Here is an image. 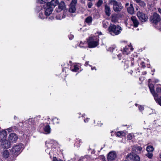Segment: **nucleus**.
<instances>
[{
  "mask_svg": "<svg viewBox=\"0 0 161 161\" xmlns=\"http://www.w3.org/2000/svg\"><path fill=\"white\" fill-rule=\"evenodd\" d=\"M122 30V28L119 25H116L112 24L110 25L108 28L109 33L113 36L119 34Z\"/></svg>",
  "mask_w": 161,
  "mask_h": 161,
  "instance_id": "obj_1",
  "label": "nucleus"
},
{
  "mask_svg": "<svg viewBox=\"0 0 161 161\" xmlns=\"http://www.w3.org/2000/svg\"><path fill=\"white\" fill-rule=\"evenodd\" d=\"M99 37L98 36H90L87 40V43L89 48L97 47L99 45Z\"/></svg>",
  "mask_w": 161,
  "mask_h": 161,
  "instance_id": "obj_2",
  "label": "nucleus"
},
{
  "mask_svg": "<svg viewBox=\"0 0 161 161\" xmlns=\"http://www.w3.org/2000/svg\"><path fill=\"white\" fill-rule=\"evenodd\" d=\"M108 2L109 4L113 6V9L115 12H119L123 8L122 4L115 0H109Z\"/></svg>",
  "mask_w": 161,
  "mask_h": 161,
  "instance_id": "obj_3",
  "label": "nucleus"
},
{
  "mask_svg": "<svg viewBox=\"0 0 161 161\" xmlns=\"http://www.w3.org/2000/svg\"><path fill=\"white\" fill-rule=\"evenodd\" d=\"M22 148V147L21 144L14 146L12 148L11 152L14 156H17L20 153Z\"/></svg>",
  "mask_w": 161,
  "mask_h": 161,
  "instance_id": "obj_4",
  "label": "nucleus"
},
{
  "mask_svg": "<svg viewBox=\"0 0 161 161\" xmlns=\"http://www.w3.org/2000/svg\"><path fill=\"white\" fill-rule=\"evenodd\" d=\"M50 5V3H47L43 6V7L45 9V15L46 16L50 15L53 10V7H51Z\"/></svg>",
  "mask_w": 161,
  "mask_h": 161,
  "instance_id": "obj_5",
  "label": "nucleus"
},
{
  "mask_svg": "<svg viewBox=\"0 0 161 161\" xmlns=\"http://www.w3.org/2000/svg\"><path fill=\"white\" fill-rule=\"evenodd\" d=\"M126 159L128 161H140V158L137 155L134 154L132 152L128 154Z\"/></svg>",
  "mask_w": 161,
  "mask_h": 161,
  "instance_id": "obj_6",
  "label": "nucleus"
},
{
  "mask_svg": "<svg viewBox=\"0 0 161 161\" xmlns=\"http://www.w3.org/2000/svg\"><path fill=\"white\" fill-rule=\"evenodd\" d=\"M161 20V18L159 15L156 13H154L153 15L151 16L150 20L151 22L156 24L159 22Z\"/></svg>",
  "mask_w": 161,
  "mask_h": 161,
  "instance_id": "obj_7",
  "label": "nucleus"
},
{
  "mask_svg": "<svg viewBox=\"0 0 161 161\" xmlns=\"http://www.w3.org/2000/svg\"><path fill=\"white\" fill-rule=\"evenodd\" d=\"M77 3V0H72L70 5L69 12L74 13L76 10V5Z\"/></svg>",
  "mask_w": 161,
  "mask_h": 161,
  "instance_id": "obj_8",
  "label": "nucleus"
},
{
  "mask_svg": "<svg viewBox=\"0 0 161 161\" xmlns=\"http://www.w3.org/2000/svg\"><path fill=\"white\" fill-rule=\"evenodd\" d=\"M137 14L138 18L142 22H144L147 21L148 19L147 16L143 13L139 11Z\"/></svg>",
  "mask_w": 161,
  "mask_h": 161,
  "instance_id": "obj_9",
  "label": "nucleus"
},
{
  "mask_svg": "<svg viewBox=\"0 0 161 161\" xmlns=\"http://www.w3.org/2000/svg\"><path fill=\"white\" fill-rule=\"evenodd\" d=\"M116 157V154L115 152H111L108 153V161H113Z\"/></svg>",
  "mask_w": 161,
  "mask_h": 161,
  "instance_id": "obj_10",
  "label": "nucleus"
},
{
  "mask_svg": "<svg viewBox=\"0 0 161 161\" xmlns=\"http://www.w3.org/2000/svg\"><path fill=\"white\" fill-rule=\"evenodd\" d=\"M1 142V145L3 148L5 149H8L11 147V144L10 142L7 140H6L5 139Z\"/></svg>",
  "mask_w": 161,
  "mask_h": 161,
  "instance_id": "obj_11",
  "label": "nucleus"
},
{
  "mask_svg": "<svg viewBox=\"0 0 161 161\" xmlns=\"http://www.w3.org/2000/svg\"><path fill=\"white\" fill-rule=\"evenodd\" d=\"M9 141L11 142H16L18 139V137L14 133L10 134L8 136Z\"/></svg>",
  "mask_w": 161,
  "mask_h": 161,
  "instance_id": "obj_12",
  "label": "nucleus"
},
{
  "mask_svg": "<svg viewBox=\"0 0 161 161\" xmlns=\"http://www.w3.org/2000/svg\"><path fill=\"white\" fill-rule=\"evenodd\" d=\"M65 8L66 5L64 2L62 1L59 4L58 8H56V10L57 12H59L65 9Z\"/></svg>",
  "mask_w": 161,
  "mask_h": 161,
  "instance_id": "obj_13",
  "label": "nucleus"
},
{
  "mask_svg": "<svg viewBox=\"0 0 161 161\" xmlns=\"http://www.w3.org/2000/svg\"><path fill=\"white\" fill-rule=\"evenodd\" d=\"M132 46L130 45L129 46H126L124 48L123 53L124 54H128L131 51L133 50V48L132 47Z\"/></svg>",
  "mask_w": 161,
  "mask_h": 161,
  "instance_id": "obj_14",
  "label": "nucleus"
},
{
  "mask_svg": "<svg viewBox=\"0 0 161 161\" xmlns=\"http://www.w3.org/2000/svg\"><path fill=\"white\" fill-rule=\"evenodd\" d=\"M7 137V132L5 130L0 132V141L5 140Z\"/></svg>",
  "mask_w": 161,
  "mask_h": 161,
  "instance_id": "obj_15",
  "label": "nucleus"
},
{
  "mask_svg": "<svg viewBox=\"0 0 161 161\" xmlns=\"http://www.w3.org/2000/svg\"><path fill=\"white\" fill-rule=\"evenodd\" d=\"M131 19L133 22L134 26L135 27H137L139 24V22L136 18L135 16H132L131 17Z\"/></svg>",
  "mask_w": 161,
  "mask_h": 161,
  "instance_id": "obj_16",
  "label": "nucleus"
},
{
  "mask_svg": "<svg viewBox=\"0 0 161 161\" xmlns=\"http://www.w3.org/2000/svg\"><path fill=\"white\" fill-rule=\"evenodd\" d=\"M153 96L156 102L161 106V97H158L157 93L155 94Z\"/></svg>",
  "mask_w": 161,
  "mask_h": 161,
  "instance_id": "obj_17",
  "label": "nucleus"
},
{
  "mask_svg": "<svg viewBox=\"0 0 161 161\" xmlns=\"http://www.w3.org/2000/svg\"><path fill=\"white\" fill-rule=\"evenodd\" d=\"M110 8L109 6L107 5H106L105 7V12L106 14L108 16H109L111 14Z\"/></svg>",
  "mask_w": 161,
  "mask_h": 161,
  "instance_id": "obj_18",
  "label": "nucleus"
},
{
  "mask_svg": "<svg viewBox=\"0 0 161 161\" xmlns=\"http://www.w3.org/2000/svg\"><path fill=\"white\" fill-rule=\"evenodd\" d=\"M148 86L153 96L155 94H156L154 90V86L153 84L151 83H149L148 84Z\"/></svg>",
  "mask_w": 161,
  "mask_h": 161,
  "instance_id": "obj_19",
  "label": "nucleus"
},
{
  "mask_svg": "<svg viewBox=\"0 0 161 161\" xmlns=\"http://www.w3.org/2000/svg\"><path fill=\"white\" fill-rule=\"evenodd\" d=\"M127 10L128 12L131 14L134 13V8H133L132 4H130V6L127 8Z\"/></svg>",
  "mask_w": 161,
  "mask_h": 161,
  "instance_id": "obj_20",
  "label": "nucleus"
},
{
  "mask_svg": "<svg viewBox=\"0 0 161 161\" xmlns=\"http://www.w3.org/2000/svg\"><path fill=\"white\" fill-rule=\"evenodd\" d=\"M58 0H52L51 2H49L47 3H50V5L53 8L54 7L58 4Z\"/></svg>",
  "mask_w": 161,
  "mask_h": 161,
  "instance_id": "obj_21",
  "label": "nucleus"
},
{
  "mask_svg": "<svg viewBox=\"0 0 161 161\" xmlns=\"http://www.w3.org/2000/svg\"><path fill=\"white\" fill-rule=\"evenodd\" d=\"M118 19V15L116 14H113L111 15V21L113 22H115Z\"/></svg>",
  "mask_w": 161,
  "mask_h": 161,
  "instance_id": "obj_22",
  "label": "nucleus"
},
{
  "mask_svg": "<svg viewBox=\"0 0 161 161\" xmlns=\"http://www.w3.org/2000/svg\"><path fill=\"white\" fill-rule=\"evenodd\" d=\"M44 131L46 134H49L50 133L51 129L49 125H47L45 126L43 128Z\"/></svg>",
  "mask_w": 161,
  "mask_h": 161,
  "instance_id": "obj_23",
  "label": "nucleus"
},
{
  "mask_svg": "<svg viewBox=\"0 0 161 161\" xmlns=\"http://www.w3.org/2000/svg\"><path fill=\"white\" fill-rule=\"evenodd\" d=\"M142 149V148L140 146H134L132 147V151L133 152H136V150L138 151L141 152Z\"/></svg>",
  "mask_w": 161,
  "mask_h": 161,
  "instance_id": "obj_24",
  "label": "nucleus"
},
{
  "mask_svg": "<svg viewBox=\"0 0 161 161\" xmlns=\"http://www.w3.org/2000/svg\"><path fill=\"white\" fill-rule=\"evenodd\" d=\"M9 155V152L7 150H5L3 152V156L5 158H8Z\"/></svg>",
  "mask_w": 161,
  "mask_h": 161,
  "instance_id": "obj_25",
  "label": "nucleus"
},
{
  "mask_svg": "<svg viewBox=\"0 0 161 161\" xmlns=\"http://www.w3.org/2000/svg\"><path fill=\"white\" fill-rule=\"evenodd\" d=\"M92 21V18L91 16L88 17L85 19L86 22L89 25H90L91 24Z\"/></svg>",
  "mask_w": 161,
  "mask_h": 161,
  "instance_id": "obj_26",
  "label": "nucleus"
},
{
  "mask_svg": "<svg viewBox=\"0 0 161 161\" xmlns=\"http://www.w3.org/2000/svg\"><path fill=\"white\" fill-rule=\"evenodd\" d=\"M154 150L153 147L152 146H148L146 148V150L148 153H152Z\"/></svg>",
  "mask_w": 161,
  "mask_h": 161,
  "instance_id": "obj_27",
  "label": "nucleus"
},
{
  "mask_svg": "<svg viewBox=\"0 0 161 161\" xmlns=\"http://www.w3.org/2000/svg\"><path fill=\"white\" fill-rule=\"evenodd\" d=\"M125 135V132L123 131H119L116 133V136L118 137H120L121 136H124Z\"/></svg>",
  "mask_w": 161,
  "mask_h": 161,
  "instance_id": "obj_28",
  "label": "nucleus"
},
{
  "mask_svg": "<svg viewBox=\"0 0 161 161\" xmlns=\"http://www.w3.org/2000/svg\"><path fill=\"white\" fill-rule=\"evenodd\" d=\"M28 122L29 125H32L33 124L35 123L34 119L32 118H30L28 120Z\"/></svg>",
  "mask_w": 161,
  "mask_h": 161,
  "instance_id": "obj_29",
  "label": "nucleus"
},
{
  "mask_svg": "<svg viewBox=\"0 0 161 161\" xmlns=\"http://www.w3.org/2000/svg\"><path fill=\"white\" fill-rule=\"evenodd\" d=\"M79 69V68L77 65H74L72 69V71L75 72L77 71Z\"/></svg>",
  "mask_w": 161,
  "mask_h": 161,
  "instance_id": "obj_30",
  "label": "nucleus"
},
{
  "mask_svg": "<svg viewBox=\"0 0 161 161\" xmlns=\"http://www.w3.org/2000/svg\"><path fill=\"white\" fill-rule=\"evenodd\" d=\"M102 24L103 27L105 28H107L109 25L108 23L107 22L105 21H103Z\"/></svg>",
  "mask_w": 161,
  "mask_h": 161,
  "instance_id": "obj_31",
  "label": "nucleus"
},
{
  "mask_svg": "<svg viewBox=\"0 0 161 161\" xmlns=\"http://www.w3.org/2000/svg\"><path fill=\"white\" fill-rule=\"evenodd\" d=\"M48 0H37V3L41 4H44L47 2Z\"/></svg>",
  "mask_w": 161,
  "mask_h": 161,
  "instance_id": "obj_32",
  "label": "nucleus"
},
{
  "mask_svg": "<svg viewBox=\"0 0 161 161\" xmlns=\"http://www.w3.org/2000/svg\"><path fill=\"white\" fill-rule=\"evenodd\" d=\"M103 3V0H98L97 2V7H100L101 5Z\"/></svg>",
  "mask_w": 161,
  "mask_h": 161,
  "instance_id": "obj_33",
  "label": "nucleus"
},
{
  "mask_svg": "<svg viewBox=\"0 0 161 161\" xmlns=\"http://www.w3.org/2000/svg\"><path fill=\"white\" fill-rule=\"evenodd\" d=\"M45 15L42 13L40 12L38 17L42 19L45 18Z\"/></svg>",
  "mask_w": 161,
  "mask_h": 161,
  "instance_id": "obj_34",
  "label": "nucleus"
},
{
  "mask_svg": "<svg viewBox=\"0 0 161 161\" xmlns=\"http://www.w3.org/2000/svg\"><path fill=\"white\" fill-rule=\"evenodd\" d=\"M146 156H147L149 158H151L153 156V154L152 153H148L146 154Z\"/></svg>",
  "mask_w": 161,
  "mask_h": 161,
  "instance_id": "obj_35",
  "label": "nucleus"
},
{
  "mask_svg": "<svg viewBox=\"0 0 161 161\" xmlns=\"http://www.w3.org/2000/svg\"><path fill=\"white\" fill-rule=\"evenodd\" d=\"M93 5V3L89 1L87 2V5L89 8H91Z\"/></svg>",
  "mask_w": 161,
  "mask_h": 161,
  "instance_id": "obj_36",
  "label": "nucleus"
},
{
  "mask_svg": "<svg viewBox=\"0 0 161 161\" xmlns=\"http://www.w3.org/2000/svg\"><path fill=\"white\" fill-rule=\"evenodd\" d=\"M11 128L12 129V130L13 131L17 130L18 129V128H17V127L15 126L11 127Z\"/></svg>",
  "mask_w": 161,
  "mask_h": 161,
  "instance_id": "obj_37",
  "label": "nucleus"
},
{
  "mask_svg": "<svg viewBox=\"0 0 161 161\" xmlns=\"http://www.w3.org/2000/svg\"><path fill=\"white\" fill-rule=\"evenodd\" d=\"M53 161H62L61 159H58L56 157H54L53 158Z\"/></svg>",
  "mask_w": 161,
  "mask_h": 161,
  "instance_id": "obj_38",
  "label": "nucleus"
},
{
  "mask_svg": "<svg viewBox=\"0 0 161 161\" xmlns=\"http://www.w3.org/2000/svg\"><path fill=\"white\" fill-rule=\"evenodd\" d=\"M156 91L157 92H161V87H158L156 88Z\"/></svg>",
  "mask_w": 161,
  "mask_h": 161,
  "instance_id": "obj_39",
  "label": "nucleus"
},
{
  "mask_svg": "<svg viewBox=\"0 0 161 161\" xmlns=\"http://www.w3.org/2000/svg\"><path fill=\"white\" fill-rule=\"evenodd\" d=\"M86 43V42H85L84 43H83L82 42H80V47H85V48H86V47H84V46H82V45H84V44Z\"/></svg>",
  "mask_w": 161,
  "mask_h": 161,
  "instance_id": "obj_40",
  "label": "nucleus"
},
{
  "mask_svg": "<svg viewBox=\"0 0 161 161\" xmlns=\"http://www.w3.org/2000/svg\"><path fill=\"white\" fill-rule=\"evenodd\" d=\"M138 3H140V5H141L143 7H144L145 6V3L141 1H140V2H138Z\"/></svg>",
  "mask_w": 161,
  "mask_h": 161,
  "instance_id": "obj_41",
  "label": "nucleus"
},
{
  "mask_svg": "<svg viewBox=\"0 0 161 161\" xmlns=\"http://www.w3.org/2000/svg\"><path fill=\"white\" fill-rule=\"evenodd\" d=\"M139 110L140 111H142L144 110V107L142 106H140L139 107Z\"/></svg>",
  "mask_w": 161,
  "mask_h": 161,
  "instance_id": "obj_42",
  "label": "nucleus"
},
{
  "mask_svg": "<svg viewBox=\"0 0 161 161\" xmlns=\"http://www.w3.org/2000/svg\"><path fill=\"white\" fill-rule=\"evenodd\" d=\"M127 138L129 140H131L132 139V135L131 134H130L127 136Z\"/></svg>",
  "mask_w": 161,
  "mask_h": 161,
  "instance_id": "obj_43",
  "label": "nucleus"
},
{
  "mask_svg": "<svg viewBox=\"0 0 161 161\" xmlns=\"http://www.w3.org/2000/svg\"><path fill=\"white\" fill-rule=\"evenodd\" d=\"M6 130L8 131L9 132H11L12 131V129L11 128V127H10L8 129H7Z\"/></svg>",
  "mask_w": 161,
  "mask_h": 161,
  "instance_id": "obj_44",
  "label": "nucleus"
},
{
  "mask_svg": "<svg viewBox=\"0 0 161 161\" xmlns=\"http://www.w3.org/2000/svg\"><path fill=\"white\" fill-rule=\"evenodd\" d=\"M52 141H52V140L50 141H47L46 142V146H47V147H48V145H47V144H49L50 142H52Z\"/></svg>",
  "mask_w": 161,
  "mask_h": 161,
  "instance_id": "obj_45",
  "label": "nucleus"
},
{
  "mask_svg": "<svg viewBox=\"0 0 161 161\" xmlns=\"http://www.w3.org/2000/svg\"><path fill=\"white\" fill-rule=\"evenodd\" d=\"M101 160V161H106L105 157L104 156H102V159Z\"/></svg>",
  "mask_w": 161,
  "mask_h": 161,
  "instance_id": "obj_46",
  "label": "nucleus"
},
{
  "mask_svg": "<svg viewBox=\"0 0 161 161\" xmlns=\"http://www.w3.org/2000/svg\"><path fill=\"white\" fill-rule=\"evenodd\" d=\"M73 36L72 35H70L69 36V39L71 40L73 38Z\"/></svg>",
  "mask_w": 161,
  "mask_h": 161,
  "instance_id": "obj_47",
  "label": "nucleus"
},
{
  "mask_svg": "<svg viewBox=\"0 0 161 161\" xmlns=\"http://www.w3.org/2000/svg\"><path fill=\"white\" fill-rule=\"evenodd\" d=\"M57 120H58V119L56 118L54 119L53 120V122H55L56 121H57Z\"/></svg>",
  "mask_w": 161,
  "mask_h": 161,
  "instance_id": "obj_48",
  "label": "nucleus"
},
{
  "mask_svg": "<svg viewBox=\"0 0 161 161\" xmlns=\"http://www.w3.org/2000/svg\"><path fill=\"white\" fill-rule=\"evenodd\" d=\"M88 63H89V62H86V63H85V65L86 66L87 65H88Z\"/></svg>",
  "mask_w": 161,
  "mask_h": 161,
  "instance_id": "obj_49",
  "label": "nucleus"
},
{
  "mask_svg": "<svg viewBox=\"0 0 161 161\" xmlns=\"http://www.w3.org/2000/svg\"><path fill=\"white\" fill-rule=\"evenodd\" d=\"M137 3L139 2L140 0H135Z\"/></svg>",
  "mask_w": 161,
  "mask_h": 161,
  "instance_id": "obj_50",
  "label": "nucleus"
},
{
  "mask_svg": "<svg viewBox=\"0 0 161 161\" xmlns=\"http://www.w3.org/2000/svg\"><path fill=\"white\" fill-rule=\"evenodd\" d=\"M56 18H57V19H62L63 18V17H62L61 18H58V16H57L56 17Z\"/></svg>",
  "mask_w": 161,
  "mask_h": 161,
  "instance_id": "obj_51",
  "label": "nucleus"
},
{
  "mask_svg": "<svg viewBox=\"0 0 161 161\" xmlns=\"http://www.w3.org/2000/svg\"><path fill=\"white\" fill-rule=\"evenodd\" d=\"M98 33L99 35H101L102 34V33L101 32H98Z\"/></svg>",
  "mask_w": 161,
  "mask_h": 161,
  "instance_id": "obj_52",
  "label": "nucleus"
},
{
  "mask_svg": "<svg viewBox=\"0 0 161 161\" xmlns=\"http://www.w3.org/2000/svg\"><path fill=\"white\" fill-rule=\"evenodd\" d=\"M114 49V48H110V49H111V50H110V51H113V50Z\"/></svg>",
  "mask_w": 161,
  "mask_h": 161,
  "instance_id": "obj_53",
  "label": "nucleus"
},
{
  "mask_svg": "<svg viewBox=\"0 0 161 161\" xmlns=\"http://www.w3.org/2000/svg\"><path fill=\"white\" fill-rule=\"evenodd\" d=\"M84 122H88V120H87V119H86V120L84 119Z\"/></svg>",
  "mask_w": 161,
  "mask_h": 161,
  "instance_id": "obj_54",
  "label": "nucleus"
},
{
  "mask_svg": "<svg viewBox=\"0 0 161 161\" xmlns=\"http://www.w3.org/2000/svg\"><path fill=\"white\" fill-rule=\"evenodd\" d=\"M129 4L128 3H126L125 4V5L126 6H128L129 5Z\"/></svg>",
  "mask_w": 161,
  "mask_h": 161,
  "instance_id": "obj_55",
  "label": "nucleus"
},
{
  "mask_svg": "<svg viewBox=\"0 0 161 161\" xmlns=\"http://www.w3.org/2000/svg\"><path fill=\"white\" fill-rule=\"evenodd\" d=\"M14 119H17V117H16V116H14Z\"/></svg>",
  "mask_w": 161,
  "mask_h": 161,
  "instance_id": "obj_56",
  "label": "nucleus"
},
{
  "mask_svg": "<svg viewBox=\"0 0 161 161\" xmlns=\"http://www.w3.org/2000/svg\"><path fill=\"white\" fill-rule=\"evenodd\" d=\"M160 30L161 31V23H160Z\"/></svg>",
  "mask_w": 161,
  "mask_h": 161,
  "instance_id": "obj_57",
  "label": "nucleus"
},
{
  "mask_svg": "<svg viewBox=\"0 0 161 161\" xmlns=\"http://www.w3.org/2000/svg\"><path fill=\"white\" fill-rule=\"evenodd\" d=\"M95 69V67H94V68H92V70H93V69Z\"/></svg>",
  "mask_w": 161,
  "mask_h": 161,
  "instance_id": "obj_58",
  "label": "nucleus"
},
{
  "mask_svg": "<svg viewBox=\"0 0 161 161\" xmlns=\"http://www.w3.org/2000/svg\"><path fill=\"white\" fill-rule=\"evenodd\" d=\"M89 1L92 2L93 1V0H88Z\"/></svg>",
  "mask_w": 161,
  "mask_h": 161,
  "instance_id": "obj_59",
  "label": "nucleus"
},
{
  "mask_svg": "<svg viewBox=\"0 0 161 161\" xmlns=\"http://www.w3.org/2000/svg\"><path fill=\"white\" fill-rule=\"evenodd\" d=\"M160 158H161V153L160 154Z\"/></svg>",
  "mask_w": 161,
  "mask_h": 161,
  "instance_id": "obj_60",
  "label": "nucleus"
},
{
  "mask_svg": "<svg viewBox=\"0 0 161 161\" xmlns=\"http://www.w3.org/2000/svg\"><path fill=\"white\" fill-rule=\"evenodd\" d=\"M135 105H136V106H137V105H138V104H136H136H135Z\"/></svg>",
  "mask_w": 161,
  "mask_h": 161,
  "instance_id": "obj_61",
  "label": "nucleus"
},
{
  "mask_svg": "<svg viewBox=\"0 0 161 161\" xmlns=\"http://www.w3.org/2000/svg\"><path fill=\"white\" fill-rule=\"evenodd\" d=\"M150 80H151V79H149V80H148V81H149H149H150Z\"/></svg>",
  "mask_w": 161,
  "mask_h": 161,
  "instance_id": "obj_62",
  "label": "nucleus"
},
{
  "mask_svg": "<svg viewBox=\"0 0 161 161\" xmlns=\"http://www.w3.org/2000/svg\"><path fill=\"white\" fill-rule=\"evenodd\" d=\"M144 73H145V74H146V72H144Z\"/></svg>",
  "mask_w": 161,
  "mask_h": 161,
  "instance_id": "obj_63",
  "label": "nucleus"
},
{
  "mask_svg": "<svg viewBox=\"0 0 161 161\" xmlns=\"http://www.w3.org/2000/svg\"><path fill=\"white\" fill-rule=\"evenodd\" d=\"M56 123H58V122H56Z\"/></svg>",
  "mask_w": 161,
  "mask_h": 161,
  "instance_id": "obj_64",
  "label": "nucleus"
}]
</instances>
